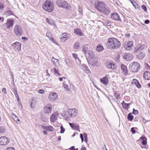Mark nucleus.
I'll return each instance as SVG.
<instances>
[{
    "label": "nucleus",
    "mask_w": 150,
    "mask_h": 150,
    "mask_svg": "<svg viewBox=\"0 0 150 150\" xmlns=\"http://www.w3.org/2000/svg\"><path fill=\"white\" fill-rule=\"evenodd\" d=\"M50 40H51L52 42L53 43H55V44H57V45L59 46V45L56 42V40H54L53 38H50Z\"/></svg>",
    "instance_id": "nucleus-44"
},
{
    "label": "nucleus",
    "mask_w": 150,
    "mask_h": 150,
    "mask_svg": "<svg viewBox=\"0 0 150 150\" xmlns=\"http://www.w3.org/2000/svg\"><path fill=\"white\" fill-rule=\"evenodd\" d=\"M52 109V105L50 104H49L44 108V111L46 113H50Z\"/></svg>",
    "instance_id": "nucleus-14"
},
{
    "label": "nucleus",
    "mask_w": 150,
    "mask_h": 150,
    "mask_svg": "<svg viewBox=\"0 0 150 150\" xmlns=\"http://www.w3.org/2000/svg\"><path fill=\"white\" fill-rule=\"evenodd\" d=\"M9 142V140L5 137H2L0 138V145H5Z\"/></svg>",
    "instance_id": "nucleus-9"
},
{
    "label": "nucleus",
    "mask_w": 150,
    "mask_h": 150,
    "mask_svg": "<svg viewBox=\"0 0 150 150\" xmlns=\"http://www.w3.org/2000/svg\"><path fill=\"white\" fill-rule=\"evenodd\" d=\"M57 94L55 93H50L48 96V98L52 102L54 101L57 98Z\"/></svg>",
    "instance_id": "nucleus-12"
},
{
    "label": "nucleus",
    "mask_w": 150,
    "mask_h": 150,
    "mask_svg": "<svg viewBox=\"0 0 150 150\" xmlns=\"http://www.w3.org/2000/svg\"><path fill=\"white\" fill-rule=\"evenodd\" d=\"M79 42H76L74 44V47H79Z\"/></svg>",
    "instance_id": "nucleus-54"
},
{
    "label": "nucleus",
    "mask_w": 150,
    "mask_h": 150,
    "mask_svg": "<svg viewBox=\"0 0 150 150\" xmlns=\"http://www.w3.org/2000/svg\"><path fill=\"white\" fill-rule=\"evenodd\" d=\"M125 49L128 50H131L132 49V47H124Z\"/></svg>",
    "instance_id": "nucleus-60"
},
{
    "label": "nucleus",
    "mask_w": 150,
    "mask_h": 150,
    "mask_svg": "<svg viewBox=\"0 0 150 150\" xmlns=\"http://www.w3.org/2000/svg\"><path fill=\"white\" fill-rule=\"evenodd\" d=\"M100 82L104 85H107L108 82V78L106 75L105 77H104L102 79H100Z\"/></svg>",
    "instance_id": "nucleus-21"
},
{
    "label": "nucleus",
    "mask_w": 150,
    "mask_h": 150,
    "mask_svg": "<svg viewBox=\"0 0 150 150\" xmlns=\"http://www.w3.org/2000/svg\"><path fill=\"white\" fill-rule=\"evenodd\" d=\"M53 69L54 70L55 74H57L59 76L61 75L60 73H59V70L58 69H57L55 68H53Z\"/></svg>",
    "instance_id": "nucleus-39"
},
{
    "label": "nucleus",
    "mask_w": 150,
    "mask_h": 150,
    "mask_svg": "<svg viewBox=\"0 0 150 150\" xmlns=\"http://www.w3.org/2000/svg\"><path fill=\"white\" fill-rule=\"evenodd\" d=\"M114 96L117 99H120V94L118 91H115L114 92Z\"/></svg>",
    "instance_id": "nucleus-28"
},
{
    "label": "nucleus",
    "mask_w": 150,
    "mask_h": 150,
    "mask_svg": "<svg viewBox=\"0 0 150 150\" xmlns=\"http://www.w3.org/2000/svg\"><path fill=\"white\" fill-rule=\"evenodd\" d=\"M133 116L132 115V114L131 113H129L127 115V119L129 120L132 121L133 120Z\"/></svg>",
    "instance_id": "nucleus-33"
},
{
    "label": "nucleus",
    "mask_w": 150,
    "mask_h": 150,
    "mask_svg": "<svg viewBox=\"0 0 150 150\" xmlns=\"http://www.w3.org/2000/svg\"><path fill=\"white\" fill-rule=\"evenodd\" d=\"M41 127L44 129L46 130L47 126H44L42 125H41Z\"/></svg>",
    "instance_id": "nucleus-61"
},
{
    "label": "nucleus",
    "mask_w": 150,
    "mask_h": 150,
    "mask_svg": "<svg viewBox=\"0 0 150 150\" xmlns=\"http://www.w3.org/2000/svg\"><path fill=\"white\" fill-rule=\"evenodd\" d=\"M121 68L125 75H127L128 74V70L127 67L123 64H121Z\"/></svg>",
    "instance_id": "nucleus-20"
},
{
    "label": "nucleus",
    "mask_w": 150,
    "mask_h": 150,
    "mask_svg": "<svg viewBox=\"0 0 150 150\" xmlns=\"http://www.w3.org/2000/svg\"><path fill=\"white\" fill-rule=\"evenodd\" d=\"M74 33L76 34L79 35L81 36L83 35V33H82V31L78 28L75 29L74 31Z\"/></svg>",
    "instance_id": "nucleus-23"
},
{
    "label": "nucleus",
    "mask_w": 150,
    "mask_h": 150,
    "mask_svg": "<svg viewBox=\"0 0 150 150\" xmlns=\"http://www.w3.org/2000/svg\"><path fill=\"white\" fill-rule=\"evenodd\" d=\"M76 59V62L78 65L81 64V61L79 59L78 57L77 58V59Z\"/></svg>",
    "instance_id": "nucleus-45"
},
{
    "label": "nucleus",
    "mask_w": 150,
    "mask_h": 150,
    "mask_svg": "<svg viewBox=\"0 0 150 150\" xmlns=\"http://www.w3.org/2000/svg\"><path fill=\"white\" fill-rule=\"evenodd\" d=\"M143 47H134L133 50V52H136L138 54H137V58L139 59H142L144 57L145 54L141 51L143 49Z\"/></svg>",
    "instance_id": "nucleus-6"
},
{
    "label": "nucleus",
    "mask_w": 150,
    "mask_h": 150,
    "mask_svg": "<svg viewBox=\"0 0 150 150\" xmlns=\"http://www.w3.org/2000/svg\"><path fill=\"white\" fill-rule=\"evenodd\" d=\"M139 139H141L142 140V144L143 145H145L146 144L147 139H146V138L145 137L142 136Z\"/></svg>",
    "instance_id": "nucleus-25"
},
{
    "label": "nucleus",
    "mask_w": 150,
    "mask_h": 150,
    "mask_svg": "<svg viewBox=\"0 0 150 150\" xmlns=\"http://www.w3.org/2000/svg\"><path fill=\"white\" fill-rule=\"evenodd\" d=\"M21 43L18 42H16L12 45V47H21Z\"/></svg>",
    "instance_id": "nucleus-29"
},
{
    "label": "nucleus",
    "mask_w": 150,
    "mask_h": 150,
    "mask_svg": "<svg viewBox=\"0 0 150 150\" xmlns=\"http://www.w3.org/2000/svg\"><path fill=\"white\" fill-rule=\"evenodd\" d=\"M140 65L137 62H134L130 63L129 69L130 70L133 72H137L140 69Z\"/></svg>",
    "instance_id": "nucleus-5"
},
{
    "label": "nucleus",
    "mask_w": 150,
    "mask_h": 150,
    "mask_svg": "<svg viewBox=\"0 0 150 150\" xmlns=\"http://www.w3.org/2000/svg\"><path fill=\"white\" fill-rule=\"evenodd\" d=\"M78 11L81 14H82L83 12V10L82 8L80 6L79 7Z\"/></svg>",
    "instance_id": "nucleus-47"
},
{
    "label": "nucleus",
    "mask_w": 150,
    "mask_h": 150,
    "mask_svg": "<svg viewBox=\"0 0 150 150\" xmlns=\"http://www.w3.org/2000/svg\"><path fill=\"white\" fill-rule=\"evenodd\" d=\"M94 6L98 11L104 15H107L110 13L109 8L103 2L96 1Z\"/></svg>",
    "instance_id": "nucleus-1"
},
{
    "label": "nucleus",
    "mask_w": 150,
    "mask_h": 150,
    "mask_svg": "<svg viewBox=\"0 0 150 150\" xmlns=\"http://www.w3.org/2000/svg\"><path fill=\"white\" fill-rule=\"evenodd\" d=\"M14 23V21L12 19H9L8 20L6 23V26L7 29H9L10 27H12Z\"/></svg>",
    "instance_id": "nucleus-17"
},
{
    "label": "nucleus",
    "mask_w": 150,
    "mask_h": 150,
    "mask_svg": "<svg viewBox=\"0 0 150 150\" xmlns=\"http://www.w3.org/2000/svg\"><path fill=\"white\" fill-rule=\"evenodd\" d=\"M80 68L82 69L84 71H85L86 68L87 67V66H86V65L84 64H80Z\"/></svg>",
    "instance_id": "nucleus-34"
},
{
    "label": "nucleus",
    "mask_w": 150,
    "mask_h": 150,
    "mask_svg": "<svg viewBox=\"0 0 150 150\" xmlns=\"http://www.w3.org/2000/svg\"><path fill=\"white\" fill-rule=\"evenodd\" d=\"M149 23V20H146L145 21V23L146 24H148Z\"/></svg>",
    "instance_id": "nucleus-63"
},
{
    "label": "nucleus",
    "mask_w": 150,
    "mask_h": 150,
    "mask_svg": "<svg viewBox=\"0 0 150 150\" xmlns=\"http://www.w3.org/2000/svg\"><path fill=\"white\" fill-rule=\"evenodd\" d=\"M86 73L88 74L89 72H90V71L89 69H88V67H87L86 68L85 71H84Z\"/></svg>",
    "instance_id": "nucleus-51"
},
{
    "label": "nucleus",
    "mask_w": 150,
    "mask_h": 150,
    "mask_svg": "<svg viewBox=\"0 0 150 150\" xmlns=\"http://www.w3.org/2000/svg\"><path fill=\"white\" fill-rule=\"evenodd\" d=\"M143 76L145 79H150V72L148 71H145L144 74Z\"/></svg>",
    "instance_id": "nucleus-22"
},
{
    "label": "nucleus",
    "mask_w": 150,
    "mask_h": 150,
    "mask_svg": "<svg viewBox=\"0 0 150 150\" xmlns=\"http://www.w3.org/2000/svg\"><path fill=\"white\" fill-rule=\"evenodd\" d=\"M69 115L71 117H75L77 115V111L75 109H69L68 110Z\"/></svg>",
    "instance_id": "nucleus-10"
},
{
    "label": "nucleus",
    "mask_w": 150,
    "mask_h": 150,
    "mask_svg": "<svg viewBox=\"0 0 150 150\" xmlns=\"http://www.w3.org/2000/svg\"><path fill=\"white\" fill-rule=\"evenodd\" d=\"M68 34L66 33H65L63 34L62 37L61 38V40L62 42H64L67 40L68 39L69 37Z\"/></svg>",
    "instance_id": "nucleus-19"
},
{
    "label": "nucleus",
    "mask_w": 150,
    "mask_h": 150,
    "mask_svg": "<svg viewBox=\"0 0 150 150\" xmlns=\"http://www.w3.org/2000/svg\"><path fill=\"white\" fill-rule=\"evenodd\" d=\"M69 125L73 129L78 131L79 128V125L77 124L69 123Z\"/></svg>",
    "instance_id": "nucleus-15"
},
{
    "label": "nucleus",
    "mask_w": 150,
    "mask_h": 150,
    "mask_svg": "<svg viewBox=\"0 0 150 150\" xmlns=\"http://www.w3.org/2000/svg\"><path fill=\"white\" fill-rule=\"evenodd\" d=\"M133 82L138 88H140L141 87V85L137 80L134 79L133 80Z\"/></svg>",
    "instance_id": "nucleus-26"
},
{
    "label": "nucleus",
    "mask_w": 150,
    "mask_h": 150,
    "mask_svg": "<svg viewBox=\"0 0 150 150\" xmlns=\"http://www.w3.org/2000/svg\"><path fill=\"white\" fill-rule=\"evenodd\" d=\"M39 91V93H40L42 94L44 93V91L43 90H40Z\"/></svg>",
    "instance_id": "nucleus-59"
},
{
    "label": "nucleus",
    "mask_w": 150,
    "mask_h": 150,
    "mask_svg": "<svg viewBox=\"0 0 150 150\" xmlns=\"http://www.w3.org/2000/svg\"><path fill=\"white\" fill-rule=\"evenodd\" d=\"M142 8L144 10V11H146L147 10V8L146 7V6L143 5H142Z\"/></svg>",
    "instance_id": "nucleus-55"
},
{
    "label": "nucleus",
    "mask_w": 150,
    "mask_h": 150,
    "mask_svg": "<svg viewBox=\"0 0 150 150\" xmlns=\"http://www.w3.org/2000/svg\"><path fill=\"white\" fill-rule=\"evenodd\" d=\"M87 134L86 133H84L83 134V137L84 138V141L86 143H87Z\"/></svg>",
    "instance_id": "nucleus-40"
},
{
    "label": "nucleus",
    "mask_w": 150,
    "mask_h": 150,
    "mask_svg": "<svg viewBox=\"0 0 150 150\" xmlns=\"http://www.w3.org/2000/svg\"><path fill=\"white\" fill-rule=\"evenodd\" d=\"M13 90L14 93V94L15 93H17V91L16 88H13Z\"/></svg>",
    "instance_id": "nucleus-62"
},
{
    "label": "nucleus",
    "mask_w": 150,
    "mask_h": 150,
    "mask_svg": "<svg viewBox=\"0 0 150 150\" xmlns=\"http://www.w3.org/2000/svg\"><path fill=\"white\" fill-rule=\"evenodd\" d=\"M4 7V4L2 2L0 1V11L2 10Z\"/></svg>",
    "instance_id": "nucleus-38"
},
{
    "label": "nucleus",
    "mask_w": 150,
    "mask_h": 150,
    "mask_svg": "<svg viewBox=\"0 0 150 150\" xmlns=\"http://www.w3.org/2000/svg\"><path fill=\"white\" fill-rule=\"evenodd\" d=\"M58 115V114L57 112H55L50 117V121L52 122H54L57 119V117Z\"/></svg>",
    "instance_id": "nucleus-16"
},
{
    "label": "nucleus",
    "mask_w": 150,
    "mask_h": 150,
    "mask_svg": "<svg viewBox=\"0 0 150 150\" xmlns=\"http://www.w3.org/2000/svg\"><path fill=\"white\" fill-rule=\"evenodd\" d=\"M2 92L4 93L5 94L6 93V88H3L2 90Z\"/></svg>",
    "instance_id": "nucleus-58"
},
{
    "label": "nucleus",
    "mask_w": 150,
    "mask_h": 150,
    "mask_svg": "<svg viewBox=\"0 0 150 150\" xmlns=\"http://www.w3.org/2000/svg\"><path fill=\"white\" fill-rule=\"evenodd\" d=\"M72 55L73 57L75 58V59H76L77 58H78L77 54L76 53H73L72 54Z\"/></svg>",
    "instance_id": "nucleus-52"
},
{
    "label": "nucleus",
    "mask_w": 150,
    "mask_h": 150,
    "mask_svg": "<svg viewBox=\"0 0 150 150\" xmlns=\"http://www.w3.org/2000/svg\"><path fill=\"white\" fill-rule=\"evenodd\" d=\"M98 59L97 58H95L94 59V61L93 59H91V63L93 65H96L98 62Z\"/></svg>",
    "instance_id": "nucleus-27"
},
{
    "label": "nucleus",
    "mask_w": 150,
    "mask_h": 150,
    "mask_svg": "<svg viewBox=\"0 0 150 150\" xmlns=\"http://www.w3.org/2000/svg\"><path fill=\"white\" fill-rule=\"evenodd\" d=\"M35 103L34 100L32 99V100L31 103L30 104V107L32 109H34L35 107Z\"/></svg>",
    "instance_id": "nucleus-31"
},
{
    "label": "nucleus",
    "mask_w": 150,
    "mask_h": 150,
    "mask_svg": "<svg viewBox=\"0 0 150 150\" xmlns=\"http://www.w3.org/2000/svg\"><path fill=\"white\" fill-rule=\"evenodd\" d=\"M4 130V128L2 127H0V133L3 132Z\"/></svg>",
    "instance_id": "nucleus-53"
},
{
    "label": "nucleus",
    "mask_w": 150,
    "mask_h": 150,
    "mask_svg": "<svg viewBox=\"0 0 150 150\" xmlns=\"http://www.w3.org/2000/svg\"><path fill=\"white\" fill-rule=\"evenodd\" d=\"M122 105L123 107L125 108H129V103H126L123 101L122 103Z\"/></svg>",
    "instance_id": "nucleus-30"
},
{
    "label": "nucleus",
    "mask_w": 150,
    "mask_h": 150,
    "mask_svg": "<svg viewBox=\"0 0 150 150\" xmlns=\"http://www.w3.org/2000/svg\"><path fill=\"white\" fill-rule=\"evenodd\" d=\"M132 113L134 114H138V111L137 110H135L134 109H133Z\"/></svg>",
    "instance_id": "nucleus-50"
},
{
    "label": "nucleus",
    "mask_w": 150,
    "mask_h": 150,
    "mask_svg": "<svg viewBox=\"0 0 150 150\" xmlns=\"http://www.w3.org/2000/svg\"><path fill=\"white\" fill-rule=\"evenodd\" d=\"M60 128L61 129L60 133H63L65 131L63 127L62 126H61Z\"/></svg>",
    "instance_id": "nucleus-46"
},
{
    "label": "nucleus",
    "mask_w": 150,
    "mask_h": 150,
    "mask_svg": "<svg viewBox=\"0 0 150 150\" xmlns=\"http://www.w3.org/2000/svg\"><path fill=\"white\" fill-rule=\"evenodd\" d=\"M86 149L85 147L82 146L80 150H86Z\"/></svg>",
    "instance_id": "nucleus-64"
},
{
    "label": "nucleus",
    "mask_w": 150,
    "mask_h": 150,
    "mask_svg": "<svg viewBox=\"0 0 150 150\" xmlns=\"http://www.w3.org/2000/svg\"><path fill=\"white\" fill-rule=\"evenodd\" d=\"M6 150H15V149L13 147H9L7 148Z\"/></svg>",
    "instance_id": "nucleus-57"
},
{
    "label": "nucleus",
    "mask_w": 150,
    "mask_h": 150,
    "mask_svg": "<svg viewBox=\"0 0 150 150\" xmlns=\"http://www.w3.org/2000/svg\"><path fill=\"white\" fill-rule=\"evenodd\" d=\"M132 46H133V44L132 42L129 41L127 43V47H132Z\"/></svg>",
    "instance_id": "nucleus-42"
},
{
    "label": "nucleus",
    "mask_w": 150,
    "mask_h": 150,
    "mask_svg": "<svg viewBox=\"0 0 150 150\" xmlns=\"http://www.w3.org/2000/svg\"><path fill=\"white\" fill-rule=\"evenodd\" d=\"M82 51L84 53L86 56H88L90 59H93L95 57V55L92 50H88V47H83Z\"/></svg>",
    "instance_id": "nucleus-7"
},
{
    "label": "nucleus",
    "mask_w": 150,
    "mask_h": 150,
    "mask_svg": "<svg viewBox=\"0 0 150 150\" xmlns=\"http://www.w3.org/2000/svg\"><path fill=\"white\" fill-rule=\"evenodd\" d=\"M106 67L109 69H115L117 68V65L115 63H111L110 62H106L105 64Z\"/></svg>",
    "instance_id": "nucleus-11"
},
{
    "label": "nucleus",
    "mask_w": 150,
    "mask_h": 150,
    "mask_svg": "<svg viewBox=\"0 0 150 150\" xmlns=\"http://www.w3.org/2000/svg\"><path fill=\"white\" fill-rule=\"evenodd\" d=\"M132 4L135 8H139V6L136 3L135 1H134Z\"/></svg>",
    "instance_id": "nucleus-37"
},
{
    "label": "nucleus",
    "mask_w": 150,
    "mask_h": 150,
    "mask_svg": "<svg viewBox=\"0 0 150 150\" xmlns=\"http://www.w3.org/2000/svg\"><path fill=\"white\" fill-rule=\"evenodd\" d=\"M46 36L50 39L52 36V34L49 32H47L46 34Z\"/></svg>",
    "instance_id": "nucleus-36"
},
{
    "label": "nucleus",
    "mask_w": 150,
    "mask_h": 150,
    "mask_svg": "<svg viewBox=\"0 0 150 150\" xmlns=\"http://www.w3.org/2000/svg\"><path fill=\"white\" fill-rule=\"evenodd\" d=\"M13 119L15 121H16V122H17V121H20L19 119V118H18V117L17 116H16V117H15Z\"/></svg>",
    "instance_id": "nucleus-56"
},
{
    "label": "nucleus",
    "mask_w": 150,
    "mask_h": 150,
    "mask_svg": "<svg viewBox=\"0 0 150 150\" xmlns=\"http://www.w3.org/2000/svg\"><path fill=\"white\" fill-rule=\"evenodd\" d=\"M56 4L59 7L64 8L66 9H69L71 8L70 4L63 0H58L56 2Z\"/></svg>",
    "instance_id": "nucleus-4"
},
{
    "label": "nucleus",
    "mask_w": 150,
    "mask_h": 150,
    "mask_svg": "<svg viewBox=\"0 0 150 150\" xmlns=\"http://www.w3.org/2000/svg\"><path fill=\"white\" fill-rule=\"evenodd\" d=\"M9 8H7V13H8L9 15H11L12 14V12L10 10H8Z\"/></svg>",
    "instance_id": "nucleus-43"
},
{
    "label": "nucleus",
    "mask_w": 150,
    "mask_h": 150,
    "mask_svg": "<svg viewBox=\"0 0 150 150\" xmlns=\"http://www.w3.org/2000/svg\"><path fill=\"white\" fill-rule=\"evenodd\" d=\"M134 127H132L131 129V131L133 134L135 133L136 131L134 129Z\"/></svg>",
    "instance_id": "nucleus-48"
},
{
    "label": "nucleus",
    "mask_w": 150,
    "mask_h": 150,
    "mask_svg": "<svg viewBox=\"0 0 150 150\" xmlns=\"http://www.w3.org/2000/svg\"><path fill=\"white\" fill-rule=\"evenodd\" d=\"M14 32L16 35L18 36L21 35L23 33V31L21 27L19 25H17L15 26Z\"/></svg>",
    "instance_id": "nucleus-8"
},
{
    "label": "nucleus",
    "mask_w": 150,
    "mask_h": 150,
    "mask_svg": "<svg viewBox=\"0 0 150 150\" xmlns=\"http://www.w3.org/2000/svg\"><path fill=\"white\" fill-rule=\"evenodd\" d=\"M54 5L50 1L47 0L43 3V8L45 11L48 12H51L53 11Z\"/></svg>",
    "instance_id": "nucleus-3"
},
{
    "label": "nucleus",
    "mask_w": 150,
    "mask_h": 150,
    "mask_svg": "<svg viewBox=\"0 0 150 150\" xmlns=\"http://www.w3.org/2000/svg\"><path fill=\"white\" fill-rule=\"evenodd\" d=\"M121 44L117 39L110 38L108 39L106 43L107 47H118L121 46Z\"/></svg>",
    "instance_id": "nucleus-2"
},
{
    "label": "nucleus",
    "mask_w": 150,
    "mask_h": 150,
    "mask_svg": "<svg viewBox=\"0 0 150 150\" xmlns=\"http://www.w3.org/2000/svg\"><path fill=\"white\" fill-rule=\"evenodd\" d=\"M53 127L51 126H47L46 130L48 131L53 132L54 131Z\"/></svg>",
    "instance_id": "nucleus-32"
},
{
    "label": "nucleus",
    "mask_w": 150,
    "mask_h": 150,
    "mask_svg": "<svg viewBox=\"0 0 150 150\" xmlns=\"http://www.w3.org/2000/svg\"><path fill=\"white\" fill-rule=\"evenodd\" d=\"M133 58V56L131 54H127L123 56V58L126 61H130Z\"/></svg>",
    "instance_id": "nucleus-18"
},
{
    "label": "nucleus",
    "mask_w": 150,
    "mask_h": 150,
    "mask_svg": "<svg viewBox=\"0 0 150 150\" xmlns=\"http://www.w3.org/2000/svg\"><path fill=\"white\" fill-rule=\"evenodd\" d=\"M63 86L66 89H67L68 90V91H69V86L67 84L64 82L63 83Z\"/></svg>",
    "instance_id": "nucleus-35"
},
{
    "label": "nucleus",
    "mask_w": 150,
    "mask_h": 150,
    "mask_svg": "<svg viewBox=\"0 0 150 150\" xmlns=\"http://www.w3.org/2000/svg\"><path fill=\"white\" fill-rule=\"evenodd\" d=\"M62 116L66 118V120H69V115L68 110L67 112L64 111L62 114Z\"/></svg>",
    "instance_id": "nucleus-24"
},
{
    "label": "nucleus",
    "mask_w": 150,
    "mask_h": 150,
    "mask_svg": "<svg viewBox=\"0 0 150 150\" xmlns=\"http://www.w3.org/2000/svg\"><path fill=\"white\" fill-rule=\"evenodd\" d=\"M80 137L81 139V142H82L83 141V135L82 134H80Z\"/></svg>",
    "instance_id": "nucleus-49"
},
{
    "label": "nucleus",
    "mask_w": 150,
    "mask_h": 150,
    "mask_svg": "<svg viewBox=\"0 0 150 150\" xmlns=\"http://www.w3.org/2000/svg\"><path fill=\"white\" fill-rule=\"evenodd\" d=\"M104 50V47H96V50L98 52H101Z\"/></svg>",
    "instance_id": "nucleus-41"
},
{
    "label": "nucleus",
    "mask_w": 150,
    "mask_h": 150,
    "mask_svg": "<svg viewBox=\"0 0 150 150\" xmlns=\"http://www.w3.org/2000/svg\"><path fill=\"white\" fill-rule=\"evenodd\" d=\"M111 18L112 20L116 21H121V20L120 18L119 15L116 13L112 14L111 15Z\"/></svg>",
    "instance_id": "nucleus-13"
}]
</instances>
